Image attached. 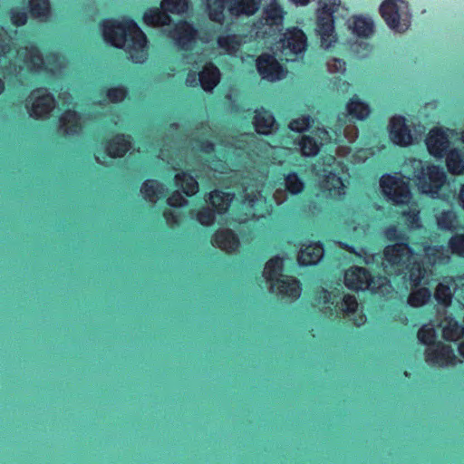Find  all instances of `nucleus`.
I'll list each match as a JSON object with an SVG mask.
<instances>
[{
    "instance_id": "obj_1",
    "label": "nucleus",
    "mask_w": 464,
    "mask_h": 464,
    "mask_svg": "<svg viewBox=\"0 0 464 464\" xmlns=\"http://www.w3.org/2000/svg\"><path fill=\"white\" fill-rule=\"evenodd\" d=\"M103 38L109 44L121 49L126 44V53L134 64H143L148 59L149 41L145 33L135 21L123 16L121 20L115 18L102 22Z\"/></svg>"
},
{
    "instance_id": "obj_2",
    "label": "nucleus",
    "mask_w": 464,
    "mask_h": 464,
    "mask_svg": "<svg viewBox=\"0 0 464 464\" xmlns=\"http://www.w3.org/2000/svg\"><path fill=\"white\" fill-rule=\"evenodd\" d=\"M384 237L389 242H394L384 247V260L391 266H401L414 256V251L410 246L409 237L400 230L396 225H390L384 230Z\"/></svg>"
},
{
    "instance_id": "obj_3",
    "label": "nucleus",
    "mask_w": 464,
    "mask_h": 464,
    "mask_svg": "<svg viewBox=\"0 0 464 464\" xmlns=\"http://www.w3.org/2000/svg\"><path fill=\"white\" fill-rule=\"evenodd\" d=\"M446 179L447 176L443 169L440 166L434 164H429L425 168L421 167L414 174V181L419 190L422 194L428 195L432 198L440 197V192L441 191Z\"/></svg>"
},
{
    "instance_id": "obj_4",
    "label": "nucleus",
    "mask_w": 464,
    "mask_h": 464,
    "mask_svg": "<svg viewBox=\"0 0 464 464\" xmlns=\"http://www.w3.org/2000/svg\"><path fill=\"white\" fill-rule=\"evenodd\" d=\"M380 185L383 195L393 206H407L412 198L410 184L401 176L383 174Z\"/></svg>"
},
{
    "instance_id": "obj_5",
    "label": "nucleus",
    "mask_w": 464,
    "mask_h": 464,
    "mask_svg": "<svg viewBox=\"0 0 464 464\" xmlns=\"http://www.w3.org/2000/svg\"><path fill=\"white\" fill-rule=\"evenodd\" d=\"M256 69L260 79L268 82H276L285 77L286 70L278 62L276 55L262 53L255 61Z\"/></svg>"
},
{
    "instance_id": "obj_6",
    "label": "nucleus",
    "mask_w": 464,
    "mask_h": 464,
    "mask_svg": "<svg viewBox=\"0 0 464 464\" xmlns=\"http://www.w3.org/2000/svg\"><path fill=\"white\" fill-rule=\"evenodd\" d=\"M344 284L349 290L358 292L360 290H370L377 293V283L375 276L368 269L362 266H352L345 271Z\"/></svg>"
},
{
    "instance_id": "obj_7",
    "label": "nucleus",
    "mask_w": 464,
    "mask_h": 464,
    "mask_svg": "<svg viewBox=\"0 0 464 464\" xmlns=\"http://www.w3.org/2000/svg\"><path fill=\"white\" fill-rule=\"evenodd\" d=\"M320 188L324 195L333 200H340L345 195V184L342 176L327 168L321 169Z\"/></svg>"
},
{
    "instance_id": "obj_8",
    "label": "nucleus",
    "mask_w": 464,
    "mask_h": 464,
    "mask_svg": "<svg viewBox=\"0 0 464 464\" xmlns=\"http://www.w3.org/2000/svg\"><path fill=\"white\" fill-rule=\"evenodd\" d=\"M278 44L285 55H297L307 46L305 34L297 27L288 28L285 33H278Z\"/></svg>"
},
{
    "instance_id": "obj_9",
    "label": "nucleus",
    "mask_w": 464,
    "mask_h": 464,
    "mask_svg": "<svg viewBox=\"0 0 464 464\" xmlns=\"http://www.w3.org/2000/svg\"><path fill=\"white\" fill-rule=\"evenodd\" d=\"M197 29L186 19L179 20L170 33L169 37L174 42L177 47L181 51H190L194 46L197 38Z\"/></svg>"
},
{
    "instance_id": "obj_10",
    "label": "nucleus",
    "mask_w": 464,
    "mask_h": 464,
    "mask_svg": "<svg viewBox=\"0 0 464 464\" xmlns=\"http://www.w3.org/2000/svg\"><path fill=\"white\" fill-rule=\"evenodd\" d=\"M43 91V88L33 90L30 92L29 97L25 100V108L29 112V115L34 120H40L44 117H46L54 108V98L51 93L47 92L42 95H39L34 99V101L31 102L34 94Z\"/></svg>"
},
{
    "instance_id": "obj_11",
    "label": "nucleus",
    "mask_w": 464,
    "mask_h": 464,
    "mask_svg": "<svg viewBox=\"0 0 464 464\" xmlns=\"http://www.w3.org/2000/svg\"><path fill=\"white\" fill-rule=\"evenodd\" d=\"M425 144L430 155L437 160L443 159L451 150L450 140L441 128L432 129L425 140Z\"/></svg>"
},
{
    "instance_id": "obj_12",
    "label": "nucleus",
    "mask_w": 464,
    "mask_h": 464,
    "mask_svg": "<svg viewBox=\"0 0 464 464\" xmlns=\"http://www.w3.org/2000/svg\"><path fill=\"white\" fill-rule=\"evenodd\" d=\"M389 136L392 144L407 147L411 144L413 138L407 120L401 115L392 117L389 125Z\"/></svg>"
},
{
    "instance_id": "obj_13",
    "label": "nucleus",
    "mask_w": 464,
    "mask_h": 464,
    "mask_svg": "<svg viewBox=\"0 0 464 464\" xmlns=\"http://www.w3.org/2000/svg\"><path fill=\"white\" fill-rule=\"evenodd\" d=\"M300 246L296 257L300 266L309 267L316 266L323 258L324 247L321 241H311L308 244L301 242Z\"/></svg>"
},
{
    "instance_id": "obj_14",
    "label": "nucleus",
    "mask_w": 464,
    "mask_h": 464,
    "mask_svg": "<svg viewBox=\"0 0 464 464\" xmlns=\"http://www.w3.org/2000/svg\"><path fill=\"white\" fill-rule=\"evenodd\" d=\"M270 290L276 291L282 299L295 302L300 296L301 284L298 279L285 276L270 284Z\"/></svg>"
},
{
    "instance_id": "obj_15",
    "label": "nucleus",
    "mask_w": 464,
    "mask_h": 464,
    "mask_svg": "<svg viewBox=\"0 0 464 464\" xmlns=\"http://www.w3.org/2000/svg\"><path fill=\"white\" fill-rule=\"evenodd\" d=\"M284 14L285 11L282 6L276 0H273L263 9L259 22L262 25L268 26L275 33H281L284 30Z\"/></svg>"
},
{
    "instance_id": "obj_16",
    "label": "nucleus",
    "mask_w": 464,
    "mask_h": 464,
    "mask_svg": "<svg viewBox=\"0 0 464 464\" xmlns=\"http://www.w3.org/2000/svg\"><path fill=\"white\" fill-rule=\"evenodd\" d=\"M316 25L318 34L321 37L322 45L330 47L331 44L336 40L332 11H323V14L318 15Z\"/></svg>"
},
{
    "instance_id": "obj_17",
    "label": "nucleus",
    "mask_w": 464,
    "mask_h": 464,
    "mask_svg": "<svg viewBox=\"0 0 464 464\" xmlns=\"http://www.w3.org/2000/svg\"><path fill=\"white\" fill-rule=\"evenodd\" d=\"M130 146V137L123 133H116L111 139L105 140L103 142L105 152L111 159L123 158Z\"/></svg>"
},
{
    "instance_id": "obj_18",
    "label": "nucleus",
    "mask_w": 464,
    "mask_h": 464,
    "mask_svg": "<svg viewBox=\"0 0 464 464\" xmlns=\"http://www.w3.org/2000/svg\"><path fill=\"white\" fill-rule=\"evenodd\" d=\"M198 82L202 90L211 92L218 85L221 73L218 67L211 61L203 65L198 73Z\"/></svg>"
},
{
    "instance_id": "obj_19",
    "label": "nucleus",
    "mask_w": 464,
    "mask_h": 464,
    "mask_svg": "<svg viewBox=\"0 0 464 464\" xmlns=\"http://www.w3.org/2000/svg\"><path fill=\"white\" fill-rule=\"evenodd\" d=\"M276 120L274 114L267 109L259 107L255 111L253 117V125L257 134L268 136L274 130Z\"/></svg>"
},
{
    "instance_id": "obj_20",
    "label": "nucleus",
    "mask_w": 464,
    "mask_h": 464,
    "mask_svg": "<svg viewBox=\"0 0 464 464\" xmlns=\"http://www.w3.org/2000/svg\"><path fill=\"white\" fill-rule=\"evenodd\" d=\"M212 243L227 253H232L240 246V239L233 230L226 228L216 231L212 236Z\"/></svg>"
},
{
    "instance_id": "obj_21",
    "label": "nucleus",
    "mask_w": 464,
    "mask_h": 464,
    "mask_svg": "<svg viewBox=\"0 0 464 464\" xmlns=\"http://www.w3.org/2000/svg\"><path fill=\"white\" fill-rule=\"evenodd\" d=\"M143 23L151 27L169 25L172 22L171 15L160 7H149L142 14Z\"/></svg>"
},
{
    "instance_id": "obj_22",
    "label": "nucleus",
    "mask_w": 464,
    "mask_h": 464,
    "mask_svg": "<svg viewBox=\"0 0 464 464\" xmlns=\"http://www.w3.org/2000/svg\"><path fill=\"white\" fill-rule=\"evenodd\" d=\"M174 182L178 188H180L182 193L191 198L198 191V183L196 178L192 175L191 170L178 172L174 176Z\"/></svg>"
},
{
    "instance_id": "obj_23",
    "label": "nucleus",
    "mask_w": 464,
    "mask_h": 464,
    "mask_svg": "<svg viewBox=\"0 0 464 464\" xmlns=\"http://www.w3.org/2000/svg\"><path fill=\"white\" fill-rule=\"evenodd\" d=\"M396 268H405L408 270L409 281L411 288H417L420 285L421 280L426 273L423 263L413 256L410 257L405 265L395 266Z\"/></svg>"
},
{
    "instance_id": "obj_24",
    "label": "nucleus",
    "mask_w": 464,
    "mask_h": 464,
    "mask_svg": "<svg viewBox=\"0 0 464 464\" xmlns=\"http://www.w3.org/2000/svg\"><path fill=\"white\" fill-rule=\"evenodd\" d=\"M261 0H227L228 11L234 15H252L260 6Z\"/></svg>"
},
{
    "instance_id": "obj_25",
    "label": "nucleus",
    "mask_w": 464,
    "mask_h": 464,
    "mask_svg": "<svg viewBox=\"0 0 464 464\" xmlns=\"http://www.w3.org/2000/svg\"><path fill=\"white\" fill-rule=\"evenodd\" d=\"M233 199V195L220 189H214L208 194V200L212 206V209L218 214L223 215L227 212Z\"/></svg>"
},
{
    "instance_id": "obj_26",
    "label": "nucleus",
    "mask_w": 464,
    "mask_h": 464,
    "mask_svg": "<svg viewBox=\"0 0 464 464\" xmlns=\"http://www.w3.org/2000/svg\"><path fill=\"white\" fill-rule=\"evenodd\" d=\"M285 260L280 256L270 257L265 264L263 276L266 280L270 284L276 281L278 278L283 277V271L285 267Z\"/></svg>"
},
{
    "instance_id": "obj_27",
    "label": "nucleus",
    "mask_w": 464,
    "mask_h": 464,
    "mask_svg": "<svg viewBox=\"0 0 464 464\" xmlns=\"http://www.w3.org/2000/svg\"><path fill=\"white\" fill-rule=\"evenodd\" d=\"M349 116L355 121H364L371 114V107L357 95H353L346 104Z\"/></svg>"
},
{
    "instance_id": "obj_28",
    "label": "nucleus",
    "mask_w": 464,
    "mask_h": 464,
    "mask_svg": "<svg viewBox=\"0 0 464 464\" xmlns=\"http://www.w3.org/2000/svg\"><path fill=\"white\" fill-rule=\"evenodd\" d=\"M380 13L390 28L399 30L400 14L394 0H385L381 5Z\"/></svg>"
},
{
    "instance_id": "obj_29",
    "label": "nucleus",
    "mask_w": 464,
    "mask_h": 464,
    "mask_svg": "<svg viewBox=\"0 0 464 464\" xmlns=\"http://www.w3.org/2000/svg\"><path fill=\"white\" fill-rule=\"evenodd\" d=\"M283 182L285 190L291 196H298L305 189V181L295 171L286 172L283 174Z\"/></svg>"
},
{
    "instance_id": "obj_30",
    "label": "nucleus",
    "mask_w": 464,
    "mask_h": 464,
    "mask_svg": "<svg viewBox=\"0 0 464 464\" xmlns=\"http://www.w3.org/2000/svg\"><path fill=\"white\" fill-rule=\"evenodd\" d=\"M446 166L451 175H463L464 173V152L459 148H452L444 157Z\"/></svg>"
},
{
    "instance_id": "obj_31",
    "label": "nucleus",
    "mask_w": 464,
    "mask_h": 464,
    "mask_svg": "<svg viewBox=\"0 0 464 464\" xmlns=\"http://www.w3.org/2000/svg\"><path fill=\"white\" fill-rule=\"evenodd\" d=\"M163 191V184L157 179H146L143 181L140 188V192L144 199L151 203H154L159 195H161Z\"/></svg>"
},
{
    "instance_id": "obj_32",
    "label": "nucleus",
    "mask_w": 464,
    "mask_h": 464,
    "mask_svg": "<svg viewBox=\"0 0 464 464\" xmlns=\"http://www.w3.org/2000/svg\"><path fill=\"white\" fill-rule=\"evenodd\" d=\"M80 120L81 116L79 112L73 111V109H67L60 116V121L62 123H69V126L65 130L66 134L72 136L77 135L82 130Z\"/></svg>"
},
{
    "instance_id": "obj_33",
    "label": "nucleus",
    "mask_w": 464,
    "mask_h": 464,
    "mask_svg": "<svg viewBox=\"0 0 464 464\" xmlns=\"http://www.w3.org/2000/svg\"><path fill=\"white\" fill-rule=\"evenodd\" d=\"M218 46L231 54L237 53L242 44V37L237 34H221L217 39Z\"/></svg>"
},
{
    "instance_id": "obj_34",
    "label": "nucleus",
    "mask_w": 464,
    "mask_h": 464,
    "mask_svg": "<svg viewBox=\"0 0 464 464\" xmlns=\"http://www.w3.org/2000/svg\"><path fill=\"white\" fill-rule=\"evenodd\" d=\"M353 32L360 38L371 37L374 32V24L370 18L355 16L353 22Z\"/></svg>"
},
{
    "instance_id": "obj_35",
    "label": "nucleus",
    "mask_w": 464,
    "mask_h": 464,
    "mask_svg": "<svg viewBox=\"0 0 464 464\" xmlns=\"http://www.w3.org/2000/svg\"><path fill=\"white\" fill-rule=\"evenodd\" d=\"M411 289L412 291L410 293L407 299L410 307L419 308L430 301L431 293L429 288L418 286L417 288Z\"/></svg>"
},
{
    "instance_id": "obj_36",
    "label": "nucleus",
    "mask_w": 464,
    "mask_h": 464,
    "mask_svg": "<svg viewBox=\"0 0 464 464\" xmlns=\"http://www.w3.org/2000/svg\"><path fill=\"white\" fill-rule=\"evenodd\" d=\"M451 281L452 280L450 279L449 282H440L434 291L435 301L437 302V304H440L443 307H450L452 303L453 294L450 288Z\"/></svg>"
},
{
    "instance_id": "obj_37",
    "label": "nucleus",
    "mask_w": 464,
    "mask_h": 464,
    "mask_svg": "<svg viewBox=\"0 0 464 464\" xmlns=\"http://www.w3.org/2000/svg\"><path fill=\"white\" fill-rule=\"evenodd\" d=\"M295 144L299 146L301 154L304 157H315L320 151V143L316 139L308 135L300 138Z\"/></svg>"
},
{
    "instance_id": "obj_38",
    "label": "nucleus",
    "mask_w": 464,
    "mask_h": 464,
    "mask_svg": "<svg viewBox=\"0 0 464 464\" xmlns=\"http://www.w3.org/2000/svg\"><path fill=\"white\" fill-rule=\"evenodd\" d=\"M437 346H439V353H439L437 354V365H455L457 362V357L454 353L452 347L450 344L444 343L441 341L437 342Z\"/></svg>"
},
{
    "instance_id": "obj_39",
    "label": "nucleus",
    "mask_w": 464,
    "mask_h": 464,
    "mask_svg": "<svg viewBox=\"0 0 464 464\" xmlns=\"http://www.w3.org/2000/svg\"><path fill=\"white\" fill-rule=\"evenodd\" d=\"M28 12L33 18H46L51 12L50 0H28Z\"/></svg>"
},
{
    "instance_id": "obj_40",
    "label": "nucleus",
    "mask_w": 464,
    "mask_h": 464,
    "mask_svg": "<svg viewBox=\"0 0 464 464\" xmlns=\"http://www.w3.org/2000/svg\"><path fill=\"white\" fill-rule=\"evenodd\" d=\"M443 338L450 342L460 340L464 335V326L457 320L451 318L443 328Z\"/></svg>"
},
{
    "instance_id": "obj_41",
    "label": "nucleus",
    "mask_w": 464,
    "mask_h": 464,
    "mask_svg": "<svg viewBox=\"0 0 464 464\" xmlns=\"http://www.w3.org/2000/svg\"><path fill=\"white\" fill-rule=\"evenodd\" d=\"M28 55L24 59V63L36 72L44 69V61L41 50L36 45H31L27 49Z\"/></svg>"
},
{
    "instance_id": "obj_42",
    "label": "nucleus",
    "mask_w": 464,
    "mask_h": 464,
    "mask_svg": "<svg viewBox=\"0 0 464 464\" xmlns=\"http://www.w3.org/2000/svg\"><path fill=\"white\" fill-rule=\"evenodd\" d=\"M313 122L314 118L310 114L303 113L292 119L288 123V128L293 132L304 133L311 128Z\"/></svg>"
},
{
    "instance_id": "obj_43",
    "label": "nucleus",
    "mask_w": 464,
    "mask_h": 464,
    "mask_svg": "<svg viewBox=\"0 0 464 464\" xmlns=\"http://www.w3.org/2000/svg\"><path fill=\"white\" fill-rule=\"evenodd\" d=\"M188 0H161L160 8L169 14H185L188 9Z\"/></svg>"
},
{
    "instance_id": "obj_44",
    "label": "nucleus",
    "mask_w": 464,
    "mask_h": 464,
    "mask_svg": "<svg viewBox=\"0 0 464 464\" xmlns=\"http://www.w3.org/2000/svg\"><path fill=\"white\" fill-rule=\"evenodd\" d=\"M217 211L210 207H199L196 212V220L203 227H211L216 221Z\"/></svg>"
},
{
    "instance_id": "obj_45",
    "label": "nucleus",
    "mask_w": 464,
    "mask_h": 464,
    "mask_svg": "<svg viewBox=\"0 0 464 464\" xmlns=\"http://www.w3.org/2000/svg\"><path fill=\"white\" fill-rule=\"evenodd\" d=\"M457 216L452 210H445L437 217V225L443 231H453Z\"/></svg>"
},
{
    "instance_id": "obj_46",
    "label": "nucleus",
    "mask_w": 464,
    "mask_h": 464,
    "mask_svg": "<svg viewBox=\"0 0 464 464\" xmlns=\"http://www.w3.org/2000/svg\"><path fill=\"white\" fill-rule=\"evenodd\" d=\"M106 98L113 104H119L122 102L128 94L127 87L119 84L117 86L110 87L105 92Z\"/></svg>"
},
{
    "instance_id": "obj_47",
    "label": "nucleus",
    "mask_w": 464,
    "mask_h": 464,
    "mask_svg": "<svg viewBox=\"0 0 464 464\" xmlns=\"http://www.w3.org/2000/svg\"><path fill=\"white\" fill-rule=\"evenodd\" d=\"M449 247L452 254L464 256V234L452 236L449 240Z\"/></svg>"
},
{
    "instance_id": "obj_48",
    "label": "nucleus",
    "mask_w": 464,
    "mask_h": 464,
    "mask_svg": "<svg viewBox=\"0 0 464 464\" xmlns=\"http://www.w3.org/2000/svg\"><path fill=\"white\" fill-rule=\"evenodd\" d=\"M12 24L16 27H22L26 24L28 16L24 9L13 8L9 11Z\"/></svg>"
},
{
    "instance_id": "obj_49",
    "label": "nucleus",
    "mask_w": 464,
    "mask_h": 464,
    "mask_svg": "<svg viewBox=\"0 0 464 464\" xmlns=\"http://www.w3.org/2000/svg\"><path fill=\"white\" fill-rule=\"evenodd\" d=\"M418 340L427 346H431L438 341H435V332L430 327H421L417 334Z\"/></svg>"
},
{
    "instance_id": "obj_50",
    "label": "nucleus",
    "mask_w": 464,
    "mask_h": 464,
    "mask_svg": "<svg viewBox=\"0 0 464 464\" xmlns=\"http://www.w3.org/2000/svg\"><path fill=\"white\" fill-rule=\"evenodd\" d=\"M358 303L356 298L352 295H344L339 309L347 314H354L357 310Z\"/></svg>"
},
{
    "instance_id": "obj_51",
    "label": "nucleus",
    "mask_w": 464,
    "mask_h": 464,
    "mask_svg": "<svg viewBox=\"0 0 464 464\" xmlns=\"http://www.w3.org/2000/svg\"><path fill=\"white\" fill-rule=\"evenodd\" d=\"M400 216L402 221L409 226H413L419 220V211L417 209H404Z\"/></svg>"
},
{
    "instance_id": "obj_52",
    "label": "nucleus",
    "mask_w": 464,
    "mask_h": 464,
    "mask_svg": "<svg viewBox=\"0 0 464 464\" xmlns=\"http://www.w3.org/2000/svg\"><path fill=\"white\" fill-rule=\"evenodd\" d=\"M167 206L170 208H182L186 205V199L179 191H174L169 198L166 199Z\"/></svg>"
},
{
    "instance_id": "obj_53",
    "label": "nucleus",
    "mask_w": 464,
    "mask_h": 464,
    "mask_svg": "<svg viewBox=\"0 0 464 464\" xmlns=\"http://www.w3.org/2000/svg\"><path fill=\"white\" fill-rule=\"evenodd\" d=\"M428 347L424 353L425 361L428 363L436 365L438 362V343Z\"/></svg>"
},
{
    "instance_id": "obj_54",
    "label": "nucleus",
    "mask_w": 464,
    "mask_h": 464,
    "mask_svg": "<svg viewBox=\"0 0 464 464\" xmlns=\"http://www.w3.org/2000/svg\"><path fill=\"white\" fill-rule=\"evenodd\" d=\"M224 7L223 5H220L209 11V18L216 23L222 24L224 21Z\"/></svg>"
},
{
    "instance_id": "obj_55",
    "label": "nucleus",
    "mask_w": 464,
    "mask_h": 464,
    "mask_svg": "<svg viewBox=\"0 0 464 464\" xmlns=\"http://www.w3.org/2000/svg\"><path fill=\"white\" fill-rule=\"evenodd\" d=\"M200 150L207 153H211L215 150V144L210 140L203 139L197 141Z\"/></svg>"
},
{
    "instance_id": "obj_56",
    "label": "nucleus",
    "mask_w": 464,
    "mask_h": 464,
    "mask_svg": "<svg viewBox=\"0 0 464 464\" xmlns=\"http://www.w3.org/2000/svg\"><path fill=\"white\" fill-rule=\"evenodd\" d=\"M162 217L167 223H177L178 216L175 211L171 208H164L162 211Z\"/></svg>"
},
{
    "instance_id": "obj_57",
    "label": "nucleus",
    "mask_w": 464,
    "mask_h": 464,
    "mask_svg": "<svg viewBox=\"0 0 464 464\" xmlns=\"http://www.w3.org/2000/svg\"><path fill=\"white\" fill-rule=\"evenodd\" d=\"M198 73L191 71L187 74L186 83L188 84V86L196 87L198 85Z\"/></svg>"
},
{
    "instance_id": "obj_58",
    "label": "nucleus",
    "mask_w": 464,
    "mask_h": 464,
    "mask_svg": "<svg viewBox=\"0 0 464 464\" xmlns=\"http://www.w3.org/2000/svg\"><path fill=\"white\" fill-rule=\"evenodd\" d=\"M9 49V44H5L3 40V28L0 26V54L6 53Z\"/></svg>"
},
{
    "instance_id": "obj_59",
    "label": "nucleus",
    "mask_w": 464,
    "mask_h": 464,
    "mask_svg": "<svg viewBox=\"0 0 464 464\" xmlns=\"http://www.w3.org/2000/svg\"><path fill=\"white\" fill-rule=\"evenodd\" d=\"M459 205L461 207V209L464 211V184L461 185L459 193L458 196Z\"/></svg>"
},
{
    "instance_id": "obj_60",
    "label": "nucleus",
    "mask_w": 464,
    "mask_h": 464,
    "mask_svg": "<svg viewBox=\"0 0 464 464\" xmlns=\"http://www.w3.org/2000/svg\"><path fill=\"white\" fill-rule=\"evenodd\" d=\"M459 355L464 358V340H462L458 346Z\"/></svg>"
},
{
    "instance_id": "obj_61",
    "label": "nucleus",
    "mask_w": 464,
    "mask_h": 464,
    "mask_svg": "<svg viewBox=\"0 0 464 464\" xmlns=\"http://www.w3.org/2000/svg\"><path fill=\"white\" fill-rule=\"evenodd\" d=\"M324 302L325 304H333L331 302V295H330V293L327 290H324Z\"/></svg>"
},
{
    "instance_id": "obj_62",
    "label": "nucleus",
    "mask_w": 464,
    "mask_h": 464,
    "mask_svg": "<svg viewBox=\"0 0 464 464\" xmlns=\"http://www.w3.org/2000/svg\"><path fill=\"white\" fill-rule=\"evenodd\" d=\"M246 200H247L249 203H251V204L255 203V202H256V194H254V193H252V194H248V195L246 196Z\"/></svg>"
},
{
    "instance_id": "obj_63",
    "label": "nucleus",
    "mask_w": 464,
    "mask_h": 464,
    "mask_svg": "<svg viewBox=\"0 0 464 464\" xmlns=\"http://www.w3.org/2000/svg\"><path fill=\"white\" fill-rule=\"evenodd\" d=\"M5 91V82L3 79L0 78V95L3 94Z\"/></svg>"
},
{
    "instance_id": "obj_64",
    "label": "nucleus",
    "mask_w": 464,
    "mask_h": 464,
    "mask_svg": "<svg viewBox=\"0 0 464 464\" xmlns=\"http://www.w3.org/2000/svg\"><path fill=\"white\" fill-rule=\"evenodd\" d=\"M334 160H335V158L334 156H330L327 159L326 166L331 167L333 165V163L334 162Z\"/></svg>"
}]
</instances>
